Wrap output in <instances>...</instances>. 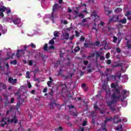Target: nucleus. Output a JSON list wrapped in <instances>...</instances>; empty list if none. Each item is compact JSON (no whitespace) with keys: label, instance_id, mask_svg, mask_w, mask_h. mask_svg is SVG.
Listing matches in <instances>:
<instances>
[{"label":"nucleus","instance_id":"obj_1","mask_svg":"<svg viewBox=\"0 0 131 131\" xmlns=\"http://www.w3.org/2000/svg\"><path fill=\"white\" fill-rule=\"evenodd\" d=\"M111 86L112 89H114L111 97V100L107 101L106 104L107 106L110 107V109L111 110V111L112 112H114L116 108L115 107H113L111 106H112V105H114V104H117L118 102L120 101V98H121V93L120 92V89L117 88L116 85H115L114 83H112Z\"/></svg>","mask_w":131,"mask_h":131},{"label":"nucleus","instance_id":"obj_2","mask_svg":"<svg viewBox=\"0 0 131 131\" xmlns=\"http://www.w3.org/2000/svg\"><path fill=\"white\" fill-rule=\"evenodd\" d=\"M12 118L11 119L9 118H3L1 120V126L4 127L6 124H7V122H9L10 123H12L14 122V123L16 124L18 122V119H17V116H11Z\"/></svg>","mask_w":131,"mask_h":131},{"label":"nucleus","instance_id":"obj_3","mask_svg":"<svg viewBox=\"0 0 131 131\" xmlns=\"http://www.w3.org/2000/svg\"><path fill=\"white\" fill-rule=\"evenodd\" d=\"M60 8H61V6L59 5L58 4H55L53 5L52 12L50 16V19L52 20V21H54L55 18H58V13L57 12Z\"/></svg>","mask_w":131,"mask_h":131},{"label":"nucleus","instance_id":"obj_4","mask_svg":"<svg viewBox=\"0 0 131 131\" xmlns=\"http://www.w3.org/2000/svg\"><path fill=\"white\" fill-rule=\"evenodd\" d=\"M69 108L71 113H73V116L74 117H77V113L76 112V108L73 105H69Z\"/></svg>","mask_w":131,"mask_h":131},{"label":"nucleus","instance_id":"obj_5","mask_svg":"<svg viewBox=\"0 0 131 131\" xmlns=\"http://www.w3.org/2000/svg\"><path fill=\"white\" fill-rule=\"evenodd\" d=\"M91 16L95 17L94 21L95 22H98V21H99L100 20V16L98 15V12H97L96 11H93L92 12Z\"/></svg>","mask_w":131,"mask_h":131},{"label":"nucleus","instance_id":"obj_6","mask_svg":"<svg viewBox=\"0 0 131 131\" xmlns=\"http://www.w3.org/2000/svg\"><path fill=\"white\" fill-rule=\"evenodd\" d=\"M18 81V80L17 79H13L11 77H9L8 78V82L9 83H11L13 85H15L16 83H17V82Z\"/></svg>","mask_w":131,"mask_h":131},{"label":"nucleus","instance_id":"obj_7","mask_svg":"<svg viewBox=\"0 0 131 131\" xmlns=\"http://www.w3.org/2000/svg\"><path fill=\"white\" fill-rule=\"evenodd\" d=\"M9 20H11V22H13L14 24L15 25H17V24L21 23V19H20V18H15V19L13 18H10Z\"/></svg>","mask_w":131,"mask_h":131},{"label":"nucleus","instance_id":"obj_8","mask_svg":"<svg viewBox=\"0 0 131 131\" xmlns=\"http://www.w3.org/2000/svg\"><path fill=\"white\" fill-rule=\"evenodd\" d=\"M110 77H111V78L114 79V80H116V77H118V79L119 80L120 79V78H121V73H120L119 74H118L117 75H111L110 76Z\"/></svg>","mask_w":131,"mask_h":131},{"label":"nucleus","instance_id":"obj_9","mask_svg":"<svg viewBox=\"0 0 131 131\" xmlns=\"http://www.w3.org/2000/svg\"><path fill=\"white\" fill-rule=\"evenodd\" d=\"M65 69H66V68L64 66L60 68L59 69V71L57 73L58 75V76L63 75V71H66Z\"/></svg>","mask_w":131,"mask_h":131},{"label":"nucleus","instance_id":"obj_10","mask_svg":"<svg viewBox=\"0 0 131 131\" xmlns=\"http://www.w3.org/2000/svg\"><path fill=\"white\" fill-rule=\"evenodd\" d=\"M24 102V99L21 98L20 99H19L17 103V106L18 107H20L22 104Z\"/></svg>","mask_w":131,"mask_h":131},{"label":"nucleus","instance_id":"obj_11","mask_svg":"<svg viewBox=\"0 0 131 131\" xmlns=\"http://www.w3.org/2000/svg\"><path fill=\"white\" fill-rule=\"evenodd\" d=\"M113 22L115 23L116 22H119V16L118 15H114L113 17Z\"/></svg>","mask_w":131,"mask_h":131},{"label":"nucleus","instance_id":"obj_12","mask_svg":"<svg viewBox=\"0 0 131 131\" xmlns=\"http://www.w3.org/2000/svg\"><path fill=\"white\" fill-rule=\"evenodd\" d=\"M125 16L127 17V20L131 21V11H127Z\"/></svg>","mask_w":131,"mask_h":131},{"label":"nucleus","instance_id":"obj_13","mask_svg":"<svg viewBox=\"0 0 131 131\" xmlns=\"http://www.w3.org/2000/svg\"><path fill=\"white\" fill-rule=\"evenodd\" d=\"M113 120L114 121V119L111 116L110 118H106L105 120H104V123H107L108 121H113Z\"/></svg>","mask_w":131,"mask_h":131},{"label":"nucleus","instance_id":"obj_14","mask_svg":"<svg viewBox=\"0 0 131 131\" xmlns=\"http://www.w3.org/2000/svg\"><path fill=\"white\" fill-rule=\"evenodd\" d=\"M20 52L23 53V52H24V50H17V52L16 54L17 58H20V57H21V56H22V54L20 53Z\"/></svg>","mask_w":131,"mask_h":131},{"label":"nucleus","instance_id":"obj_15","mask_svg":"<svg viewBox=\"0 0 131 131\" xmlns=\"http://www.w3.org/2000/svg\"><path fill=\"white\" fill-rule=\"evenodd\" d=\"M91 46H94V43H86V42L84 43V47L85 48H91L90 47Z\"/></svg>","mask_w":131,"mask_h":131},{"label":"nucleus","instance_id":"obj_16","mask_svg":"<svg viewBox=\"0 0 131 131\" xmlns=\"http://www.w3.org/2000/svg\"><path fill=\"white\" fill-rule=\"evenodd\" d=\"M7 11V7L3 6L0 8V12L4 13Z\"/></svg>","mask_w":131,"mask_h":131},{"label":"nucleus","instance_id":"obj_17","mask_svg":"<svg viewBox=\"0 0 131 131\" xmlns=\"http://www.w3.org/2000/svg\"><path fill=\"white\" fill-rule=\"evenodd\" d=\"M126 47L128 49H131V39L127 40Z\"/></svg>","mask_w":131,"mask_h":131},{"label":"nucleus","instance_id":"obj_18","mask_svg":"<svg viewBox=\"0 0 131 131\" xmlns=\"http://www.w3.org/2000/svg\"><path fill=\"white\" fill-rule=\"evenodd\" d=\"M64 39L68 40L69 39V33H66L65 34H63L62 35Z\"/></svg>","mask_w":131,"mask_h":131},{"label":"nucleus","instance_id":"obj_19","mask_svg":"<svg viewBox=\"0 0 131 131\" xmlns=\"http://www.w3.org/2000/svg\"><path fill=\"white\" fill-rule=\"evenodd\" d=\"M54 104H55V106H57L58 105L55 101L50 102V106L51 109H53V108H54Z\"/></svg>","mask_w":131,"mask_h":131},{"label":"nucleus","instance_id":"obj_20","mask_svg":"<svg viewBox=\"0 0 131 131\" xmlns=\"http://www.w3.org/2000/svg\"><path fill=\"white\" fill-rule=\"evenodd\" d=\"M101 55H102V52H96V60H98V58H100Z\"/></svg>","mask_w":131,"mask_h":131},{"label":"nucleus","instance_id":"obj_21","mask_svg":"<svg viewBox=\"0 0 131 131\" xmlns=\"http://www.w3.org/2000/svg\"><path fill=\"white\" fill-rule=\"evenodd\" d=\"M15 96H17V99L18 100H20L21 98V94H20V92H17L16 93H15L14 94Z\"/></svg>","mask_w":131,"mask_h":131},{"label":"nucleus","instance_id":"obj_22","mask_svg":"<svg viewBox=\"0 0 131 131\" xmlns=\"http://www.w3.org/2000/svg\"><path fill=\"white\" fill-rule=\"evenodd\" d=\"M106 124H107V123H104V124H102L101 125V128H102V130L107 131V127H106Z\"/></svg>","mask_w":131,"mask_h":131},{"label":"nucleus","instance_id":"obj_23","mask_svg":"<svg viewBox=\"0 0 131 131\" xmlns=\"http://www.w3.org/2000/svg\"><path fill=\"white\" fill-rule=\"evenodd\" d=\"M10 104V101H9V99H8V96H6V100L4 106L7 107L9 104Z\"/></svg>","mask_w":131,"mask_h":131},{"label":"nucleus","instance_id":"obj_24","mask_svg":"<svg viewBox=\"0 0 131 131\" xmlns=\"http://www.w3.org/2000/svg\"><path fill=\"white\" fill-rule=\"evenodd\" d=\"M69 76L66 75V76H63V78L64 79H68V78H69V77H71V78H72V74H70L68 73V74Z\"/></svg>","mask_w":131,"mask_h":131},{"label":"nucleus","instance_id":"obj_25","mask_svg":"<svg viewBox=\"0 0 131 131\" xmlns=\"http://www.w3.org/2000/svg\"><path fill=\"white\" fill-rule=\"evenodd\" d=\"M7 31H8V29H7V28H3L2 29L1 32L3 34H5V33H7Z\"/></svg>","mask_w":131,"mask_h":131},{"label":"nucleus","instance_id":"obj_26","mask_svg":"<svg viewBox=\"0 0 131 131\" xmlns=\"http://www.w3.org/2000/svg\"><path fill=\"white\" fill-rule=\"evenodd\" d=\"M116 129L118 131H122V125H120L116 127Z\"/></svg>","mask_w":131,"mask_h":131},{"label":"nucleus","instance_id":"obj_27","mask_svg":"<svg viewBox=\"0 0 131 131\" xmlns=\"http://www.w3.org/2000/svg\"><path fill=\"white\" fill-rule=\"evenodd\" d=\"M120 23H122V24H126V18H124L123 19H121L119 21Z\"/></svg>","mask_w":131,"mask_h":131},{"label":"nucleus","instance_id":"obj_28","mask_svg":"<svg viewBox=\"0 0 131 131\" xmlns=\"http://www.w3.org/2000/svg\"><path fill=\"white\" fill-rule=\"evenodd\" d=\"M113 41L114 43H116L117 42V40H118V38L117 37L114 36L113 37Z\"/></svg>","mask_w":131,"mask_h":131},{"label":"nucleus","instance_id":"obj_29","mask_svg":"<svg viewBox=\"0 0 131 131\" xmlns=\"http://www.w3.org/2000/svg\"><path fill=\"white\" fill-rule=\"evenodd\" d=\"M102 89L104 90V91H107V90H108V87H107V84L103 83L102 84Z\"/></svg>","mask_w":131,"mask_h":131},{"label":"nucleus","instance_id":"obj_30","mask_svg":"<svg viewBox=\"0 0 131 131\" xmlns=\"http://www.w3.org/2000/svg\"><path fill=\"white\" fill-rule=\"evenodd\" d=\"M19 125L20 127L18 128V131H25V129L23 128V127H22V125L21 124V123L19 122Z\"/></svg>","mask_w":131,"mask_h":131},{"label":"nucleus","instance_id":"obj_31","mask_svg":"<svg viewBox=\"0 0 131 131\" xmlns=\"http://www.w3.org/2000/svg\"><path fill=\"white\" fill-rule=\"evenodd\" d=\"M1 88L2 89V90H6V89H7V85L4 83H2L1 84Z\"/></svg>","mask_w":131,"mask_h":131},{"label":"nucleus","instance_id":"obj_32","mask_svg":"<svg viewBox=\"0 0 131 131\" xmlns=\"http://www.w3.org/2000/svg\"><path fill=\"white\" fill-rule=\"evenodd\" d=\"M54 36L55 37H59V32L58 31H55L54 32Z\"/></svg>","mask_w":131,"mask_h":131},{"label":"nucleus","instance_id":"obj_33","mask_svg":"<svg viewBox=\"0 0 131 131\" xmlns=\"http://www.w3.org/2000/svg\"><path fill=\"white\" fill-rule=\"evenodd\" d=\"M93 46L95 47H99L100 46V42L99 41H96L95 43H93Z\"/></svg>","mask_w":131,"mask_h":131},{"label":"nucleus","instance_id":"obj_34","mask_svg":"<svg viewBox=\"0 0 131 131\" xmlns=\"http://www.w3.org/2000/svg\"><path fill=\"white\" fill-rule=\"evenodd\" d=\"M122 11V9L120 8H118L115 9V12H117V13H119L120 12H121Z\"/></svg>","mask_w":131,"mask_h":131},{"label":"nucleus","instance_id":"obj_35","mask_svg":"<svg viewBox=\"0 0 131 131\" xmlns=\"http://www.w3.org/2000/svg\"><path fill=\"white\" fill-rule=\"evenodd\" d=\"M80 50V48H79V47L77 46L75 48V50H74V52L75 53H77V52L78 51H79Z\"/></svg>","mask_w":131,"mask_h":131},{"label":"nucleus","instance_id":"obj_36","mask_svg":"<svg viewBox=\"0 0 131 131\" xmlns=\"http://www.w3.org/2000/svg\"><path fill=\"white\" fill-rule=\"evenodd\" d=\"M26 78H30V74L29 73V72H26Z\"/></svg>","mask_w":131,"mask_h":131},{"label":"nucleus","instance_id":"obj_37","mask_svg":"<svg viewBox=\"0 0 131 131\" xmlns=\"http://www.w3.org/2000/svg\"><path fill=\"white\" fill-rule=\"evenodd\" d=\"M56 131H63V128L61 126H59V128L55 129Z\"/></svg>","mask_w":131,"mask_h":131},{"label":"nucleus","instance_id":"obj_38","mask_svg":"<svg viewBox=\"0 0 131 131\" xmlns=\"http://www.w3.org/2000/svg\"><path fill=\"white\" fill-rule=\"evenodd\" d=\"M116 51L118 54H120V53H121V49L119 48H117Z\"/></svg>","mask_w":131,"mask_h":131},{"label":"nucleus","instance_id":"obj_39","mask_svg":"<svg viewBox=\"0 0 131 131\" xmlns=\"http://www.w3.org/2000/svg\"><path fill=\"white\" fill-rule=\"evenodd\" d=\"M10 64H13V65H16L17 64V60H13L10 62Z\"/></svg>","mask_w":131,"mask_h":131},{"label":"nucleus","instance_id":"obj_40","mask_svg":"<svg viewBox=\"0 0 131 131\" xmlns=\"http://www.w3.org/2000/svg\"><path fill=\"white\" fill-rule=\"evenodd\" d=\"M78 17H79L81 19H83V18H84V15L82 13H79L78 14Z\"/></svg>","mask_w":131,"mask_h":131},{"label":"nucleus","instance_id":"obj_41","mask_svg":"<svg viewBox=\"0 0 131 131\" xmlns=\"http://www.w3.org/2000/svg\"><path fill=\"white\" fill-rule=\"evenodd\" d=\"M52 83H53V82L50 81H47V85L49 86V88H51V85L52 84Z\"/></svg>","mask_w":131,"mask_h":131},{"label":"nucleus","instance_id":"obj_42","mask_svg":"<svg viewBox=\"0 0 131 131\" xmlns=\"http://www.w3.org/2000/svg\"><path fill=\"white\" fill-rule=\"evenodd\" d=\"M43 50L44 51H48V43H46L45 46L43 47Z\"/></svg>","mask_w":131,"mask_h":131},{"label":"nucleus","instance_id":"obj_43","mask_svg":"<svg viewBox=\"0 0 131 131\" xmlns=\"http://www.w3.org/2000/svg\"><path fill=\"white\" fill-rule=\"evenodd\" d=\"M49 94L51 96L53 97L54 96V91H53V89L51 90V92L49 93Z\"/></svg>","mask_w":131,"mask_h":131},{"label":"nucleus","instance_id":"obj_44","mask_svg":"<svg viewBox=\"0 0 131 131\" xmlns=\"http://www.w3.org/2000/svg\"><path fill=\"white\" fill-rule=\"evenodd\" d=\"M112 21H113V17L110 18L108 20V24L109 25H110V24H111V23H112Z\"/></svg>","mask_w":131,"mask_h":131},{"label":"nucleus","instance_id":"obj_45","mask_svg":"<svg viewBox=\"0 0 131 131\" xmlns=\"http://www.w3.org/2000/svg\"><path fill=\"white\" fill-rule=\"evenodd\" d=\"M106 59H109L110 58V53H106L105 55Z\"/></svg>","mask_w":131,"mask_h":131},{"label":"nucleus","instance_id":"obj_46","mask_svg":"<svg viewBox=\"0 0 131 131\" xmlns=\"http://www.w3.org/2000/svg\"><path fill=\"white\" fill-rule=\"evenodd\" d=\"M75 33H76V36L77 37H78L79 36V34H80V33H79V32H78V31H77V30H76L75 31Z\"/></svg>","mask_w":131,"mask_h":131},{"label":"nucleus","instance_id":"obj_47","mask_svg":"<svg viewBox=\"0 0 131 131\" xmlns=\"http://www.w3.org/2000/svg\"><path fill=\"white\" fill-rule=\"evenodd\" d=\"M62 90H67V85H66V84H63L62 85Z\"/></svg>","mask_w":131,"mask_h":131},{"label":"nucleus","instance_id":"obj_48","mask_svg":"<svg viewBox=\"0 0 131 131\" xmlns=\"http://www.w3.org/2000/svg\"><path fill=\"white\" fill-rule=\"evenodd\" d=\"M99 58L101 61H104V60H105V56H100Z\"/></svg>","mask_w":131,"mask_h":131},{"label":"nucleus","instance_id":"obj_49","mask_svg":"<svg viewBox=\"0 0 131 131\" xmlns=\"http://www.w3.org/2000/svg\"><path fill=\"white\" fill-rule=\"evenodd\" d=\"M49 43L50 45H54V43H55V41H54L53 39H51L49 41Z\"/></svg>","mask_w":131,"mask_h":131},{"label":"nucleus","instance_id":"obj_50","mask_svg":"<svg viewBox=\"0 0 131 131\" xmlns=\"http://www.w3.org/2000/svg\"><path fill=\"white\" fill-rule=\"evenodd\" d=\"M30 47H31V48H33V49H35V45L33 43H31L30 45Z\"/></svg>","mask_w":131,"mask_h":131},{"label":"nucleus","instance_id":"obj_51","mask_svg":"<svg viewBox=\"0 0 131 131\" xmlns=\"http://www.w3.org/2000/svg\"><path fill=\"white\" fill-rule=\"evenodd\" d=\"M85 39V37H83V36H82L80 38V41H84Z\"/></svg>","mask_w":131,"mask_h":131},{"label":"nucleus","instance_id":"obj_52","mask_svg":"<svg viewBox=\"0 0 131 131\" xmlns=\"http://www.w3.org/2000/svg\"><path fill=\"white\" fill-rule=\"evenodd\" d=\"M87 124H88V121H83V123H82L83 126H85V125H86Z\"/></svg>","mask_w":131,"mask_h":131},{"label":"nucleus","instance_id":"obj_53","mask_svg":"<svg viewBox=\"0 0 131 131\" xmlns=\"http://www.w3.org/2000/svg\"><path fill=\"white\" fill-rule=\"evenodd\" d=\"M29 47H30V46H25L24 47V50H23V51H24H24H26V50L27 49H28V48H29Z\"/></svg>","mask_w":131,"mask_h":131},{"label":"nucleus","instance_id":"obj_54","mask_svg":"<svg viewBox=\"0 0 131 131\" xmlns=\"http://www.w3.org/2000/svg\"><path fill=\"white\" fill-rule=\"evenodd\" d=\"M94 108L95 109H96L97 110H100V108L98 107V105H97V104H94Z\"/></svg>","mask_w":131,"mask_h":131},{"label":"nucleus","instance_id":"obj_55","mask_svg":"<svg viewBox=\"0 0 131 131\" xmlns=\"http://www.w3.org/2000/svg\"><path fill=\"white\" fill-rule=\"evenodd\" d=\"M119 115H115L114 117V121L115 120V119H119Z\"/></svg>","mask_w":131,"mask_h":131},{"label":"nucleus","instance_id":"obj_56","mask_svg":"<svg viewBox=\"0 0 131 131\" xmlns=\"http://www.w3.org/2000/svg\"><path fill=\"white\" fill-rule=\"evenodd\" d=\"M107 76V77H108V73H107V72H104V74L103 73L102 74V76Z\"/></svg>","mask_w":131,"mask_h":131},{"label":"nucleus","instance_id":"obj_57","mask_svg":"<svg viewBox=\"0 0 131 131\" xmlns=\"http://www.w3.org/2000/svg\"><path fill=\"white\" fill-rule=\"evenodd\" d=\"M6 13L7 14V15H9L10 13H11V9H7L6 10Z\"/></svg>","mask_w":131,"mask_h":131},{"label":"nucleus","instance_id":"obj_58","mask_svg":"<svg viewBox=\"0 0 131 131\" xmlns=\"http://www.w3.org/2000/svg\"><path fill=\"white\" fill-rule=\"evenodd\" d=\"M29 65L30 66H32V65H33V62L32 61V60H30L29 61Z\"/></svg>","mask_w":131,"mask_h":131},{"label":"nucleus","instance_id":"obj_59","mask_svg":"<svg viewBox=\"0 0 131 131\" xmlns=\"http://www.w3.org/2000/svg\"><path fill=\"white\" fill-rule=\"evenodd\" d=\"M106 64H107V65H110V64H111V60L108 59L106 61Z\"/></svg>","mask_w":131,"mask_h":131},{"label":"nucleus","instance_id":"obj_60","mask_svg":"<svg viewBox=\"0 0 131 131\" xmlns=\"http://www.w3.org/2000/svg\"><path fill=\"white\" fill-rule=\"evenodd\" d=\"M14 101H15L14 97H12L10 100V103L13 104V103H14Z\"/></svg>","mask_w":131,"mask_h":131},{"label":"nucleus","instance_id":"obj_61","mask_svg":"<svg viewBox=\"0 0 131 131\" xmlns=\"http://www.w3.org/2000/svg\"><path fill=\"white\" fill-rule=\"evenodd\" d=\"M119 122H121V118L118 119L117 121L115 122V123H118Z\"/></svg>","mask_w":131,"mask_h":131},{"label":"nucleus","instance_id":"obj_62","mask_svg":"<svg viewBox=\"0 0 131 131\" xmlns=\"http://www.w3.org/2000/svg\"><path fill=\"white\" fill-rule=\"evenodd\" d=\"M105 92L107 95L110 94V89H109L108 88L107 90H106V91H105Z\"/></svg>","mask_w":131,"mask_h":131},{"label":"nucleus","instance_id":"obj_63","mask_svg":"<svg viewBox=\"0 0 131 131\" xmlns=\"http://www.w3.org/2000/svg\"><path fill=\"white\" fill-rule=\"evenodd\" d=\"M60 64V60L58 61L57 63L55 64V67H58L59 66L58 64Z\"/></svg>","mask_w":131,"mask_h":131},{"label":"nucleus","instance_id":"obj_64","mask_svg":"<svg viewBox=\"0 0 131 131\" xmlns=\"http://www.w3.org/2000/svg\"><path fill=\"white\" fill-rule=\"evenodd\" d=\"M83 63L84 65H88L89 64V60L83 61Z\"/></svg>","mask_w":131,"mask_h":131}]
</instances>
